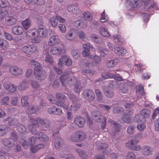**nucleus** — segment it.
Wrapping results in <instances>:
<instances>
[{
  "mask_svg": "<svg viewBox=\"0 0 159 159\" xmlns=\"http://www.w3.org/2000/svg\"><path fill=\"white\" fill-rule=\"evenodd\" d=\"M29 122L32 124L29 126V129L32 134L36 135V138H35L34 137H31L29 139V143L26 142V140L23 139H21L20 142L24 148L26 149L29 147L30 145H31L30 149L31 151L32 152L35 153L38 151L37 147H36L37 145L34 147L32 146L35 143L37 139H39L41 141H47L48 139L47 136L43 133H37L36 128L39 126L40 125H42L45 128H47L49 126V125L39 118H37L36 120L33 118H31Z\"/></svg>",
  "mask_w": 159,
  "mask_h": 159,
  "instance_id": "1",
  "label": "nucleus"
},
{
  "mask_svg": "<svg viewBox=\"0 0 159 159\" xmlns=\"http://www.w3.org/2000/svg\"><path fill=\"white\" fill-rule=\"evenodd\" d=\"M150 0H126L125 5L126 10L128 12V15L133 16L135 12V9L140 7L143 2L145 4H147Z\"/></svg>",
  "mask_w": 159,
  "mask_h": 159,
  "instance_id": "2",
  "label": "nucleus"
},
{
  "mask_svg": "<svg viewBox=\"0 0 159 159\" xmlns=\"http://www.w3.org/2000/svg\"><path fill=\"white\" fill-rule=\"evenodd\" d=\"M60 80L63 86H65L66 84L70 85L74 84L75 88L74 91L75 93H80L82 89V88L80 86V83L74 77L70 78L68 75H62L60 77Z\"/></svg>",
  "mask_w": 159,
  "mask_h": 159,
  "instance_id": "3",
  "label": "nucleus"
},
{
  "mask_svg": "<svg viewBox=\"0 0 159 159\" xmlns=\"http://www.w3.org/2000/svg\"><path fill=\"white\" fill-rule=\"evenodd\" d=\"M90 59L93 61L91 63L87 62L85 63L84 67L85 68V69L83 70L82 73L85 74H89V75H91L94 74L95 72L93 70L87 69L92 68L93 66H96L98 64L100 63L101 59L99 57L95 55L90 56Z\"/></svg>",
  "mask_w": 159,
  "mask_h": 159,
  "instance_id": "4",
  "label": "nucleus"
},
{
  "mask_svg": "<svg viewBox=\"0 0 159 159\" xmlns=\"http://www.w3.org/2000/svg\"><path fill=\"white\" fill-rule=\"evenodd\" d=\"M31 64L34 66V74L36 76V80L41 81L44 79L46 76V73L42 70L40 64L37 61L33 60L31 61Z\"/></svg>",
  "mask_w": 159,
  "mask_h": 159,
  "instance_id": "5",
  "label": "nucleus"
},
{
  "mask_svg": "<svg viewBox=\"0 0 159 159\" xmlns=\"http://www.w3.org/2000/svg\"><path fill=\"white\" fill-rule=\"evenodd\" d=\"M56 97L57 101L55 102L54 100V98L52 95H50L48 97V98L52 103L56 104L59 106L61 107L64 109H67L68 107L67 104L66 103V97L64 95L60 93H57L56 94Z\"/></svg>",
  "mask_w": 159,
  "mask_h": 159,
  "instance_id": "6",
  "label": "nucleus"
},
{
  "mask_svg": "<svg viewBox=\"0 0 159 159\" xmlns=\"http://www.w3.org/2000/svg\"><path fill=\"white\" fill-rule=\"evenodd\" d=\"M92 118L97 122H101V128L103 130L106 126L105 118L102 116L101 113L99 111H94L91 113Z\"/></svg>",
  "mask_w": 159,
  "mask_h": 159,
  "instance_id": "7",
  "label": "nucleus"
},
{
  "mask_svg": "<svg viewBox=\"0 0 159 159\" xmlns=\"http://www.w3.org/2000/svg\"><path fill=\"white\" fill-rule=\"evenodd\" d=\"M37 47L34 44H27L22 47L20 50L23 52L30 56L37 50Z\"/></svg>",
  "mask_w": 159,
  "mask_h": 159,
  "instance_id": "8",
  "label": "nucleus"
},
{
  "mask_svg": "<svg viewBox=\"0 0 159 159\" xmlns=\"http://www.w3.org/2000/svg\"><path fill=\"white\" fill-rule=\"evenodd\" d=\"M4 121H9V124L10 125H14L17 124V120L16 119H12L9 117L4 119ZM16 128L18 131L20 133H23L26 131L25 127L23 125L20 124H17Z\"/></svg>",
  "mask_w": 159,
  "mask_h": 159,
  "instance_id": "9",
  "label": "nucleus"
},
{
  "mask_svg": "<svg viewBox=\"0 0 159 159\" xmlns=\"http://www.w3.org/2000/svg\"><path fill=\"white\" fill-rule=\"evenodd\" d=\"M141 117V116L139 115H135L134 120L137 122L138 124L137 125V129L140 131H142L146 128V125L145 124L146 121L144 118H142L140 119Z\"/></svg>",
  "mask_w": 159,
  "mask_h": 159,
  "instance_id": "10",
  "label": "nucleus"
},
{
  "mask_svg": "<svg viewBox=\"0 0 159 159\" xmlns=\"http://www.w3.org/2000/svg\"><path fill=\"white\" fill-rule=\"evenodd\" d=\"M139 142V141L137 140L131 139L125 144L126 147L129 148L132 150L137 151H139L141 149V147L139 145H134Z\"/></svg>",
  "mask_w": 159,
  "mask_h": 159,
  "instance_id": "11",
  "label": "nucleus"
},
{
  "mask_svg": "<svg viewBox=\"0 0 159 159\" xmlns=\"http://www.w3.org/2000/svg\"><path fill=\"white\" fill-rule=\"evenodd\" d=\"M66 9L68 11L75 15H78L81 12L78 3H75L68 5Z\"/></svg>",
  "mask_w": 159,
  "mask_h": 159,
  "instance_id": "12",
  "label": "nucleus"
},
{
  "mask_svg": "<svg viewBox=\"0 0 159 159\" xmlns=\"http://www.w3.org/2000/svg\"><path fill=\"white\" fill-rule=\"evenodd\" d=\"M37 32L39 37L44 38L48 36V30L44 25H39L38 27Z\"/></svg>",
  "mask_w": 159,
  "mask_h": 159,
  "instance_id": "13",
  "label": "nucleus"
},
{
  "mask_svg": "<svg viewBox=\"0 0 159 159\" xmlns=\"http://www.w3.org/2000/svg\"><path fill=\"white\" fill-rule=\"evenodd\" d=\"M77 30L74 28L70 29L65 35V38L68 40L74 41L77 38L75 33Z\"/></svg>",
  "mask_w": 159,
  "mask_h": 159,
  "instance_id": "14",
  "label": "nucleus"
},
{
  "mask_svg": "<svg viewBox=\"0 0 159 159\" xmlns=\"http://www.w3.org/2000/svg\"><path fill=\"white\" fill-rule=\"evenodd\" d=\"M10 73L15 76H18L22 74L23 69L16 66H11L9 68Z\"/></svg>",
  "mask_w": 159,
  "mask_h": 159,
  "instance_id": "15",
  "label": "nucleus"
},
{
  "mask_svg": "<svg viewBox=\"0 0 159 159\" xmlns=\"http://www.w3.org/2000/svg\"><path fill=\"white\" fill-rule=\"evenodd\" d=\"M3 86L6 91L10 93L14 92L17 89L16 86L8 82H5L3 84Z\"/></svg>",
  "mask_w": 159,
  "mask_h": 159,
  "instance_id": "16",
  "label": "nucleus"
},
{
  "mask_svg": "<svg viewBox=\"0 0 159 159\" xmlns=\"http://www.w3.org/2000/svg\"><path fill=\"white\" fill-rule=\"evenodd\" d=\"M83 94L85 98L89 101L94 100L95 95L93 92L91 90H85L84 91Z\"/></svg>",
  "mask_w": 159,
  "mask_h": 159,
  "instance_id": "17",
  "label": "nucleus"
},
{
  "mask_svg": "<svg viewBox=\"0 0 159 159\" xmlns=\"http://www.w3.org/2000/svg\"><path fill=\"white\" fill-rule=\"evenodd\" d=\"M102 77L105 79L114 78L115 80L118 81H122V79L121 76L118 74L113 75L111 73H108L107 74H102Z\"/></svg>",
  "mask_w": 159,
  "mask_h": 159,
  "instance_id": "18",
  "label": "nucleus"
},
{
  "mask_svg": "<svg viewBox=\"0 0 159 159\" xmlns=\"http://www.w3.org/2000/svg\"><path fill=\"white\" fill-rule=\"evenodd\" d=\"M14 14L9 13L5 19L6 23L9 25H12L16 22V19L14 17Z\"/></svg>",
  "mask_w": 159,
  "mask_h": 159,
  "instance_id": "19",
  "label": "nucleus"
},
{
  "mask_svg": "<svg viewBox=\"0 0 159 159\" xmlns=\"http://www.w3.org/2000/svg\"><path fill=\"white\" fill-rule=\"evenodd\" d=\"M59 40L58 35H53L50 38L48 42V44L50 46L56 45L59 43Z\"/></svg>",
  "mask_w": 159,
  "mask_h": 159,
  "instance_id": "20",
  "label": "nucleus"
},
{
  "mask_svg": "<svg viewBox=\"0 0 159 159\" xmlns=\"http://www.w3.org/2000/svg\"><path fill=\"white\" fill-rule=\"evenodd\" d=\"M153 148L147 145L144 146L141 150V153L143 155L147 156L152 154Z\"/></svg>",
  "mask_w": 159,
  "mask_h": 159,
  "instance_id": "21",
  "label": "nucleus"
},
{
  "mask_svg": "<svg viewBox=\"0 0 159 159\" xmlns=\"http://www.w3.org/2000/svg\"><path fill=\"white\" fill-rule=\"evenodd\" d=\"M73 25L75 27L79 29H84L86 27L87 25L86 23L82 22L80 19L74 21Z\"/></svg>",
  "mask_w": 159,
  "mask_h": 159,
  "instance_id": "22",
  "label": "nucleus"
},
{
  "mask_svg": "<svg viewBox=\"0 0 159 159\" xmlns=\"http://www.w3.org/2000/svg\"><path fill=\"white\" fill-rule=\"evenodd\" d=\"M103 91L105 95L108 98H111L114 95L112 89L109 86L103 87Z\"/></svg>",
  "mask_w": 159,
  "mask_h": 159,
  "instance_id": "23",
  "label": "nucleus"
},
{
  "mask_svg": "<svg viewBox=\"0 0 159 159\" xmlns=\"http://www.w3.org/2000/svg\"><path fill=\"white\" fill-rule=\"evenodd\" d=\"M50 52L53 55H56L62 54L65 53V51L59 47H55L51 48Z\"/></svg>",
  "mask_w": 159,
  "mask_h": 159,
  "instance_id": "24",
  "label": "nucleus"
},
{
  "mask_svg": "<svg viewBox=\"0 0 159 159\" xmlns=\"http://www.w3.org/2000/svg\"><path fill=\"white\" fill-rule=\"evenodd\" d=\"M12 32L14 34L20 35L24 32V30L21 26L17 25L12 28Z\"/></svg>",
  "mask_w": 159,
  "mask_h": 159,
  "instance_id": "25",
  "label": "nucleus"
},
{
  "mask_svg": "<svg viewBox=\"0 0 159 159\" xmlns=\"http://www.w3.org/2000/svg\"><path fill=\"white\" fill-rule=\"evenodd\" d=\"M116 88L118 89L120 92L122 93H126L128 90L127 84L124 83H120Z\"/></svg>",
  "mask_w": 159,
  "mask_h": 159,
  "instance_id": "26",
  "label": "nucleus"
},
{
  "mask_svg": "<svg viewBox=\"0 0 159 159\" xmlns=\"http://www.w3.org/2000/svg\"><path fill=\"white\" fill-rule=\"evenodd\" d=\"M129 111L131 113L128 112L126 114H124L123 116L122 120L124 122L129 124L132 123L133 120L131 115V112L130 111Z\"/></svg>",
  "mask_w": 159,
  "mask_h": 159,
  "instance_id": "27",
  "label": "nucleus"
},
{
  "mask_svg": "<svg viewBox=\"0 0 159 159\" xmlns=\"http://www.w3.org/2000/svg\"><path fill=\"white\" fill-rule=\"evenodd\" d=\"M98 30L102 36L107 37L110 35V34L108 31L107 29L104 27H100L98 28Z\"/></svg>",
  "mask_w": 159,
  "mask_h": 159,
  "instance_id": "28",
  "label": "nucleus"
},
{
  "mask_svg": "<svg viewBox=\"0 0 159 159\" xmlns=\"http://www.w3.org/2000/svg\"><path fill=\"white\" fill-rule=\"evenodd\" d=\"M140 115H139L141 116L140 119H142V118H148L149 116L150 113V111L149 109H145L142 110L140 112Z\"/></svg>",
  "mask_w": 159,
  "mask_h": 159,
  "instance_id": "29",
  "label": "nucleus"
},
{
  "mask_svg": "<svg viewBox=\"0 0 159 159\" xmlns=\"http://www.w3.org/2000/svg\"><path fill=\"white\" fill-rule=\"evenodd\" d=\"M85 120L83 118L78 116L74 120V122L79 127H82L85 123Z\"/></svg>",
  "mask_w": 159,
  "mask_h": 159,
  "instance_id": "30",
  "label": "nucleus"
},
{
  "mask_svg": "<svg viewBox=\"0 0 159 159\" xmlns=\"http://www.w3.org/2000/svg\"><path fill=\"white\" fill-rule=\"evenodd\" d=\"M115 50L116 53L119 55L123 56L127 53V51L122 47H117Z\"/></svg>",
  "mask_w": 159,
  "mask_h": 159,
  "instance_id": "31",
  "label": "nucleus"
},
{
  "mask_svg": "<svg viewBox=\"0 0 159 159\" xmlns=\"http://www.w3.org/2000/svg\"><path fill=\"white\" fill-rule=\"evenodd\" d=\"M64 143L63 141L60 137H57L55 139L54 144L55 147L56 148H59L62 147Z\"/></svg>",
  "mask_w": 159,
  "mask_h": 159,
  "instance_id": "32",
  "label": "nucleus"
},
{
  "mask_svg": "<svg viewBox=\"0 0 159 159\" xmlns=\"http://www.w3.org/2000/svg\"><path fill=\"white\" fill-rule=\"evenodd\" d=\"M2 142L4 145V149L8 150L10 149V148L13 146V144L11 143V141L9 139H4Z\"/></svg>",
  "mask_w": 159,
  "mask_h": 159,
  "instance_id": "33",
  "label": "nucleus"
},
{
  "mask_svg": "<svg viewBox=\"0 0 159 159\" xmlns=\"http://www.w3.org/2000/svg\"><path fill=\"white\" fill-rule=\"evenodd\" d=\"M25 2L28 4L32 3L38 5H42L44 3V2L42 0H24Z\"/></svg>",
  "mask_w": 159,
  "mask_h": 159,
  "instance_id": "34",
  "label": "nucleus"
},
{
  "mask_svg": "<svg viewBox=\"0 0 159 159\" xmlns=\"http://www.w3.org/2000/svg\"><path fill=\"white\" fill-rule=\"evenodd\" d=\"M29 83L27 81H23L20 83L18 87L19 90L24 91L29 86Z\"/></svg>",
  "mask_w": 159,
  "mask_h": 159,
  "instance_id": "35",
  "label": "nucleus"
},
{
  "mask_svg": "<svg viewBox=\"0 0 159 159\" xmlns=\"http://www.w3.org/2000/svg\"><path fill=\"white\" fill-rule=\"evenodd\" d=\"M21 24L23 28L25 30H27L30 27L31 25V21L30 19H26L22 21Z\"/></svg>",
  "mask_w": 159,
  "mask_h": 159,
  "instance_id": "36",
  "label": "nucleus"
},
{
  "mask_svg": "<svg viewBox=\"0 0 159 159\" xmlns=\"http://www.w3.org/2000/svg\"><path fill=\"white\" fill-rule=\"evenodd\" d=\"M62 59L66 65L69 66L72 64L71 59L67 55H64L62 56Z\"/></svg>",
  "mask_w": 159,
  "mask_h": 159,
  "instance_id": "37",
  "label": "nucleus"
},
{
  "mask_svg": "<svg viewBox=\"0 0 159 159\" xmlns=\"http://www.w3.org/2000/svg\"><path fill=\"white\" fill-rule=\"evenodd\" d=\"M158 3L157 2H153L148 7V10L149 11H159V8L158 7Z\"/></svg>",
  "mask_w": 159,
  "mask_h": 159,
  "instance_id": "38",
  "label": "nucleus"
},
{
  "mask_svg": "<svg viewBox=\"0 0 159 159\" xmlns=\"http://www.w3.org/2000/svg\"><path fill=\"white\" fill-rule=\"evenodd\" d=\"M119 62L118 59H115L108 61L107 63V66L109 68L112 67H114Z\"/></svg>",
  "mask_w": 159,
  "mask_h": 159,
  "instance_id": "39",
  "label": "nucleus"
},
{
  "mask_svg": "<svg viewBox=\"0 0 159 159\" xmlns=\"http://www.w3.org/2000/svg\"><path fill=\"white\" fill-rule=\"evenodd\" d=\"M83 17L85 21H91L93 18L92 15L88 11H85L83 13Z\"/></svg>",
  "mask_w": 159,
  "mask_h": 159,
  "instance_id": "40",
  "label": "nucleus"
},
{
  "mask_svg": "<svg viewBox=\"0 0 159 159\" xmlns=\"http://www.w3.org/2000/svg\"><path fill=\"white\" fill-rule=\"evenodd\" d=\"M79 131H76L72 134L70 137V141L74 142H79Z\"/></svg>",
  "mask_w": 159,
  "mask_h": 159,
  "instance_id": "41",
  "label": "nucleus"
},
{
  "mask_svg": "<svg viewBox=\"0 0 159 159\" xmlns=\"http://www.w3.org/2000/svg\"><path fill=\"white\" fill-rule=\"evenodd\" d=\"M91 37L96 43H100L102 42V39L98 34H93L92 35Z\"/></svg>",
  "mask_w": 159,
  "mask_h": 159,
  "instance_id": "42",
  "label": "nucleus"
},
{
  "mask_svg": "<svg viewBox=\"0 0 159 159\" xmlns=\"http://www.w3.org/2000/svg\"><path fill=\"white\" fill-rule=\"evenodd\" d=\"M9 7V2L7 0H0V7L2 9L8 8Z\"/></svg>",
  "mask_w": 159,
  "mask_h": 159,
  "instance_id": "43",
  "label": "nucleus"
},
{
  "mask_svg": "<svg viewBox=\"0 0 159 159\" xmlns=\"http://www.w3.org/2000/svg\"><path fill=\"white\" fill-rule=\"evenodd\" d=\"M108 122L111 124V125L114 126L115 132H117L120 130V126L119 124H118L116 122L111 120H109Z\"/></svg>",
  "mask_w": 159,
  "mask_h": 159,
  "instance_id": "44",
  "label": "nucleus"
},
{
  "mask_svg": "<svg viewBox=\"0 0 159 159\" xmlns=\"http://www.w3.org/2000/svg\"><path fill=\"white\" fill-rule=\"evenodd\" d=\"M8 45V43L6 40L0 39V48L3 49H6Z\"/></svg>",
  "mask_w": 159,
  "mask_h": 159,
  "instance_id": "45",
  "label": "nucleus"
},
{
  "mask_svg": "<svg viewBox=\"0 0 159 159\" xmlns=\"http://www.w3.org/2000/svg\"><path fill=\"white\" fill-rule=\"evenodd\" d=\"M56 17L57 16L56 15L50 18L49 19L52 26L54 27L56 26L58 24V20Z\"/></svg>",
  "mask_w": 159,
  "mask_h": 159,
  "instance_id": "46",
  "label": "nucleus"
},
{
  "mask_svg": "<svg viewBox=\"0 0 159 159\" xmlns=\"http://www.w3.org/2000/svg\"><path fill=\"white\" fill-rule=\"evenodd\" d=\"M95 92L97 97V99L98 102H102V101L103 97L102 95V93L101 91L98 89H96L95 90Z\"/></svg>",
  "mask_w": 159,
  "mask_h": 159,
  "instance_id": "47",
  "label": "nucleus"
},
{
  "mask_svg": "<svg viewBox=\"0 0 159 159\" xmlns=\"http://www.w3.org/2000/svg\"><path fill=\"white\" fill-rule=\"evenodd\" d=\"M98 51L100 54L101 57H104L105 55L107 54L108 52V51L106 49L100 47H98Z\"/></svg>",
  "mask_w": 159,
  "mask_h": 159,
  "instance_id": "48",
  "label": "nucleus"
},
{
  "mask_svg": "<svg viewBox=\"0 0 159 159\" xmlns=\"http://www.w3.org/2000/svg\"><path fill=\"white\" fill-rule=\"evenodd\" d=\"M36 35L35 29L29 30L26 33V36L29 37L30 39L32 37L36 36Z\"/></svg>",
  "mask_w": 159,
  "mask_h": 159,
  "instance_id": "49",
  "label": "nucleus"
},
{
  "mask_svg": "<svg viewBox=\"0 0 159 159\" xmlns=\"http://www.w3.org/2000/svg\"><path fill=\"white\" fill-rule=\"evenodd\" d=\"M135 126L131 125L129 126L127 129V133L129 135L133 134L135 132Z\"/></svg>",
  "mask_w": 159,
  "mask_h": 159,
  "instance_id": "50",
  "label": "nucleus"
},
{
  "mask_svg": "<svg viewBox=\"0 0 159 159\" xmlns=\"http://www.w3.org/2000/svg\"><path fill=\"white\" fill-rule=\"evenodd\" d=\"M113 39L116 42H120L123 43L125 42L124 39L120 35H114L113 36Z\"/></svg>",
  "mask_w": 159,
  "mask_h": 159,
  "instance_id": "51",
  "label": "nucleus"
},
{
  "mask_svg": "<svg viewBox=\"0 0 159 159\" xmlns=\"http://www.w3.org/2000/svg\"><path fill=\"white\" fill-rule=\"evenodd\" d=\"M136 92L137 95L142 96L144 94L143 87L142 85H139L138 88H136Z\"/></svg>",
  "mask_w": 159,
  "mask_h": 159,
  "instance_id": "52",
  "label": "nucleus"
},
{
  "mask_svg": "<svg viewBox=\"0 0 159 159\" xmlns=\"http://www.w3.org/2000/svg\"><path fill=\"white\" fill-rule=\"evenodd\" d=\"M108 19V17L107 15H106L104 10L101 14V18L100 20V21L101 22H105Z\"/></svg>",
  "mask_w": 159,
  "mask_h": 159,
  "instance_id": "53",
  "label": "nucleus"
},
{
  "mask_svg": "<svg viewBox=\"0 0 159 159\" xmlns=\"http://www.w3.org/2000/svg\"><path fill=\"white\" fill-rule=\"evenodd\" d=\"M7 130V128L5 125H0V136H2L5 134Z\"/></svg>",
  "mask_w": 159,
  "mask_h": 159,
  "instance_id": "54",
  "label": "nucleus"
},
{
  "mask_svg": "<svg viewBox=\"0 0 159 159\" xmlns=\"http://www.w3.org/2000/svg\"><path fill=\"white\" fill-rule=\"evenodd\" d=\"M45 61L52 64L53 63V61L52 57L49 54H47L45 57Z\"/></svg>",
  "mask_w": 159,
  "mask_h": 159,
  "instance_id": "55",
  "label": "nucleus"
},
{
  "mask_svg": "<svg viewBox=\"0 0 159 159\" xmlns=\"http://www.w3.org/2000/svg\"><path fill=\"white\" fill-rule=\"evenodd\" d=\"M79 142L84 140L86 136L85 134L82 131H79Z\"/></svg>",
  "mask_w": 159,
  "mask_h": 159,
  "instance_id": "56",
  "label": "nucleus"
},
{
  "mask_svg": "<svg viewBox=\"0 0 159 159\" xmlns=\"http://www.w3.org/2000/svg\"><path fill=\"white\" fill-rule=\"evenodd\" d=\"M37 109L36 106H32L30 107L27 111L26 112L28 114H31L35 113L37 111Z\"/></svg>",
  "mask_w": 159,
  "mask_h": 159,
  "instance_id": "57",
  "label": "nucleus"
},
{
  "mask_svg": "<svg viewBox=\"0 0 159 159\" xmlns=\"http://www.w3.org/2000/svg\"><path fill=\"white\" fill-rule=\"evenodd\" d=\"M7 11L6 9H2V10H0V20L4 18L7 13Z\"/></svg>",
  "mask_w": 159,
  "mask_h": 159,
  "instance_id": "58",
  "label": "nucleus"
},
{
  "mask_svg": "<svg viewBox=\"0 0 159 159\" xmlns=\"http://www.w3.org/2000/svg\"><path fill=\"white\" fill-rule=\"evenodd\" d=\"M31 85L33 88L37 90L39 89L40 85L38 82H36L34 80H32L31 82Z\"/></svg>",
  "mask_w": 159,
  "mask_h": 159,
  "instance_id": "59",
  "label": "nucleus"
},
{
  "mask_svg": "<svg viewBox=\"0 0 159 159\" xmlns=\"http://www.w3.org/2000/svg\"><path fill=\"white\" fill-rule=\"evenodd\" d=\"M78 36L79 39L83 40H84L86 39V35L85 33L83 31H80L78 34Z\"/></svg>",
  "mask_w": 159,
  "mask_h": 159,
  "instance_id": "60",
  "label": "nucleus"
},
{
  "mask_svg": "<svg viewBox=\"0 0 159 159\" xmlns=\"http://www.w3.org/2000/svg\"><path fill=\"white\" fill-rule=\"evenodd\" d=\"M28 97L27 96H25L21 98V102L23 106H25L28 105Z\"/></svg>",
  "mask_w": 159,
  "mask_h": 159,
  "instance_id": "61",
  "label": "nucleus"
},
{
  "mask_svg": "<svg viewBox=\"0 0 159 159\" xmlns=\"http://www.w3.org/2000/svg\"><path fill=\"white\" fill-rule=\"evenodd\" d=\"M136 157V155L133 152H129L126 157V159H134Z\"/></svg>",
  "mask_w": 159,
  "mask_h": 159,
  "instance_id": "62",
  "label": "nucleus"
},
{
  "mask_svg": "<svg viewBox=\"0 0 159 159\" xmlns=\"http://www.w3.org/2000/svg\"><path fill=\"white\" fill-rule=\"evenodd\" d=\"M32 42L33 43H39L41 41L40 38L37 35L34 37H32L30 39Z\"/></svg>",
  "mask_w": 159,
  "mask_h": 159,
  "instance_id": "63",
  "label": "nucleus"
},
{
  "mask_svg": "<svg viewBox=\"0 0 159 159\" xmlns=\"http://www.w3.org/2000/svg\"><path fill=\"white\" fill-rule=\"evenodd\" d=\"M83 47L84 50H89L90 48L93 49L92 45L89 43H86L83 44Z\"/></svg>",
  "mask_w": 159,
  "mask_h": 159,
  "instance_id": "64",
  "label": "nucleus"
}]
</instances>
